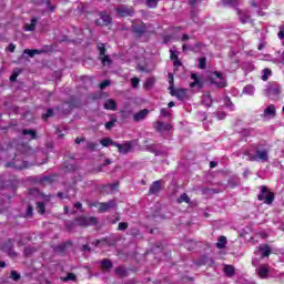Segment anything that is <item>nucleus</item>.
Listing matches in <instances>:
<instances>
[{
	"instance_id": "nucleus-1",
	"label": "nucleus",
	"mask_w": 284,
	"mask_h": 284,
	"mask_svg": "<svg viewBox=\"0 0 284 284\" xmlns=\"http://www.w3.org/2000/svg\"><path fill=\"white\" fill-rule=\"evenodd\" d=\"M169 83H170V93L172 94V97H176L180 101H183V99H185V90L183 89H174V77L172 75V73H169Z\"/></svg>"
},
{
	"instance_id": "nucleus-2",
	"label": "nucleus",
	"mask_w": 284,
	"mask_h": 284,
	"mask_svg": "<svg viewBox=\"0 0 284 284\" xmlns=\"http://www.w3.org/2000/svg\"><path fill=\"white\" fill-rule=\"evenodd\" d=\"M257 199L258 201H264L266 205H272V203L274 202V193L270 192L267 190V186H262V192L257 196Z\"/></svg>"
},
{
	"instance_id": "nucleus-3",
	"label": "nucleus",
	"mask_w": 284,
	"mask_h": 284,
	"mask_svg": "<svg viewBox=\"0 0 284 284\" xmlns=\"http://www.w3.org/2000/svg\"><path fill=\"white\" fill-rule=\"evenodd\" d=\"M133 146H134V141H125L122 144L115 142L114 144V148H118V152H120V154H129V152H132Z\"/></svg>"
},
{
	"instance_id": "nucleus-4",
	"label": "nucleus",
	"mask_w": 284,
	"mask_h": 284,
	"mask_svg": "<svg viewBox=\"0 0 284 284\" xmlns=\"http://www.w3.org/2000/svg\"><path fill=\"white\" fill-rule=\"evenodd\" d=\"M211 83H214L217 88H225L226 81L225 78H223V74L220 72H213L210 75Z\"/></svg>"
},
{
	"instance_id": "nucleus-5",
	"label": "nucleus",
	"mask_w": 284,
	"mask_h": 284,
	"mask_svg": "<svg viewBox=\"0 0 284 284\" xmlns=\"http://www.w3.org/2000/svg\"><path fill=\"white\" fill-rule=\"evenodd\" d=\"M255 254L265 258L272 254V247L267 244H262L255 250Z\"/></svg>"
},
{
	"instance_id": "nucleus-6",
	"label": "nucleus",
	"mask_w": 284,
	"mask_h": 284,
	"mask_svg": "<svg viewBox=\"0 0 284 284\" xmlns=\"http://www.w3.org/2000/svg\"><path fill=\"white\" fill-rule=\"evenodd\" d=\"M78 225L80 227H88V225H97V217H85V216H80L77 220Z\"/></svg>"
},
{
	"instance_id": "nucleus-7",
	"label": "nucleus",
	"mask_w": 284,
	"mask_h": 284,
	"mask_svg": "<svg viewBox=\"0 0 284 284\" xmlns=\"http://www.w3.org/2000/svg\"><path fill=\"white\" fill-rule=\"evenodd\" d=\"M267 159H268V155H267V151L265 150H257L255 155L251 156V161H262V163H265Z\"/></svg>"
},
{
	"instance_id": "nucleus-8",
	"label": "nucleus",
	"mask_w": 284,
	"mask_h": 284,
	"mask_svg": "<svg viewBox=\"0 0 284 284\" xmlns=\"http://www.w3.org/2000/svg\"><path fill=\"white\" fill-rule=\"evenodd\" d=\"M8 168H14V170H24L28 168V162L14 159L12 163L7 164Z\"/></svg>"
},
{
	"instance_id": "nucleus-9",
	"label": "nucleus",
	"mask_w": 284,
	"mask_h": 284,
	"mask_svg": "<svg viewBox=\"0 0 284 284\" xmlns=\"http://www.w3.org/2000/svg\"><path fill=\"white\" fill-rule=\"evenodd\" d=\"M264 119H274L276 116V106L270 104L263 113Z\"/></svg>"
},
{
	"instance_id": "nucleus-10",
	"label": "nucleus",
	"mask_w": 284,
	"mask_h": 284,
	"mask_svg": "<svg viewBox=\"0 0 284 284\" xmlns=\"http://www.w3.org/2000/svg\"><path fill=\"white\" fill-rule=\"evenodd\" d=\"M236 12L241 23H250V11L237 9Z\"/></svg>"
},
{
	"instance_id": "nucleus-11",
	"label": "nucleus",
	"mask_w": 284,
	"mask_h": 284,
	"mask_svg": "<svg viewBox=\"0 0 284 284\" xmlns=\"http://www.w3.org/2000/svg\"><path fill=\"white\" fill-rule=\"evenodd\" d=\"M98 205H99L100 212H108V210H112V207H116V203L114 202V200H111L105 203H99Z\"/></svg>"
},
{
	"instance_id": "nucleus-12",
	"label": "nucleus",
	"mask_w": 284,
	"mask_h": 284,
	"mask_svg": "<svg viewBox=\"0 0 284 284\" xmlns=\"http://www.w3.org/2000/svg\"><path fill=\"white\" fill-rule=\"evenodd\" d=\"M116 11L120 17H132L134 14V10L128 7H120Z\"/></svg>"
},
{
	"instance_id": "nucleus-13",
	"label": "nucleus",
	"mask_w": 284,
	"mask_h": 284,
	"mask_svg": "<svg viewBox=\"0 0 284 284\" xmlns=\"http://www.w3.org/2000/svg\"><path fill=\"white\" fill-rule=\"evenodd\" d=\"M98 48L100 51V55L102 57L103 65L110 64V57L105 55V44H99Z\"/></svg>"
},
{
	"instance_id": "nucleus-14",
	"label": "nucleus",
	"mask_w": 284,
	"mask_h": 284,
	"mask_svg": "<svg viewBox=\"0 0 284 284\" xmlns=\"http://www.w3.org/2000/svg\"><path fill=\"white\" fill-rule=\"evenodd\" d=\"M191 79H192V82L190 83V88H199V89L203 88V82L201 81V79H199L196 73H192Z\"/></svg>"
},
{
	"instance_id": "nucleus-15",
	"label": "nucleus",
	"mask_w": 284,
	"mask_h": 284,
	"mask_svg": "<svg viewBox=\"0 0 284 284\" xmlns=\"http://www.w3.org/2000/svg\"><path fill=\"white\" fill-rule=\"evenodd\" d=\"M148 114H150V110L143 109L142 111H140L133 115V121H136V122L143 121V119H145V116H148Z\"/></svg>"
},
{
	"instance_id": "nucleus-16",
	"label": "nucleus",
	"mask_w": 284,
	"mask_h": 284,
	"mask_svg": "<svg viewBox=\"0 0 284 284\" xmlns=\"http://www.w3.org/2000/svg\"><path fill=\"white\" fill-rule=\"evenodd\" d=\"M260 278H267V274H270V268L267 267V265H261L257 270H256Z\"/></svg>"
},
{
	"instance_id": "nucleus-17",
	"label": "nucleus",
	"mask_w": 284,
	"mask_h": 284,
	"mask_svg": "<svg viewBox=\"0 0 284 284\" xmlns=\"http://www.w3.org/2000/svg\"><path fill=\"white\" fill-rule=\"evenodd\" d=\"M104 108H105V110H111V111L114 112V111L118 110V104L114 100L109 99V100L105 101Z\"/></svg>"
},
{
	"instance_id": "nucleus-18",
	"label": "nucleus",
	"mask_w": 284,
	"mask_h": 284,
	"mask_svg": "<svg viewBox=\"0 0 284 284\" xmlns=\"http://www.w3.org/2000/svg\"><path fill=\"white\" fill-rule=\"evenodd\" d=\"M133 31L135 34H143L148 32V27L144 23H141L140 26L133 24Z\"/></svg>"
},
{
	"instance_id": "nucleus-19",
	"label": "nucleus",
	"mask_w": 284,
	"mask_h": 284,
	"mask_svg": "<svg viewBox=\"0 0 284 284\" xmlns=\"http://www.w3.org/2000/svg\"><path fill=\"white\" fill-rule=\"evenodd\" d=\"M161 192V181H155L150 187V194H159Z\"/></svg>"
},
{
	"instance_id": "nucleus-20",
	"label": "nucleus",
	"mask_w": 284,
	"mask_h": 284,
	"mask_svg": "<svg viewBox=\"0 0 284 284\" xmlns=\"http://www.w3.org/2000/svg\"><path fill=\"white\" fill-rule=\"evenodd\" d=\"M37 18H33L31 20V23L24 24L23 30H26V32H32L34 28H37Z\"/></svg>"
},
{
	"instance_id": "nucleus-21",
	"label": "nucleus",
	"mask_w": 284,
	"mask_h": 284,
	"mask_svg": "<svg viewBox=\"0 0 284 284\" xmlns=\"http://www.w3.org/2000/svg\"><path fill=\"white\" fill-rule=\"evenodd\" d=\"M202 103L203 105H205L206 108H210V105H212V97L210 95V93H205L202 97Z\"/></svg>"
},
{
	"instance_id": "nucleus-22",
	"label": "nucleus",
	"mask_w": 284,
	"mask_h": 284,
	"mask_svg": "<svg viewBox=\"0 0 284 284\" xmlns=\"http://www.w3.org/2000/svg\"><path fill=\"white\" fill-rule=\"evenodd\" d=\"M225 245H227V237L226 236H220V239L217 240V243H216V247L219 250H223V247H225Z\"/></svg>"
},
{
	"instance_id": "nucleus-23",
	"label": "nucleus",
	"mask_w": 284,
	"mask_h": 284,
	"mask_svg": "<svg viewBox=\"0 0 284 284\" xmlns=\"http://www.w3.org/2000/svg\"><path fill=\"white\" fill-rule=\"evenodd\" d=\"M253 8H256V6H258V8H262V10H265V8H267L270 6V0H260L258 4H256V2H252Z\"/></svg>"
},
{
	"instance_id": "nucleus-24",
	"label": "nucleus",
	"mask_w": 284,
	"mask_h": 284,
	"mask_svg": "<svg viewBox=\"0 0 284 284\" xmlns=\"http://www.w3.org/2000/svg\"><path fill=\"white\" fill-rule=\"evenodd\" d=\"M100 143H101V145H103V148H110V145L114 146V144H116V142L112 141V139H110V138L100 140Z\"/></svg>"
},
{
	"instance_id": "nucleus-25",
	"label": "nucleus",
	"mask_w": 284,
	"mask_h": 284,
	"mask_svg": "<svg viewBox=\"0 0 284 284\" xmlns=\"http://www.w3.org/2000/svg\"><path fill=\"white\" fill-rule=\"evenodd\" d=\"M158 130L160 131V132H163V131H170V130H172V125L171 124H165V123H163V122H158Z\"/></svg>"
},
{
	"instance_id": "nucleus-26",
	"label": "nucleus",
	"mask_w": 284,
	"mask_h": 284,
	"mask_svg": "<svg viewBox=\"0 0 284 284\" xmlns=\"http://www.w3.org/2000/svg\"><path fill=\"white\" fill-rule=\"evenodd\" d=\"M254 92H255L254 85H246L243 89V94H247L248 97H254Z\"/></svg>"
},
{
	"instance_id": "nucleus-27",
	"label": "nucleus",
	"mask_w": 284,
	"mask_h": 284,
	"mask_svg": "<svg viewBox=\"0 0 284 284\" xmlns=\"http://www.w3.org/2000/svg\"><path fill=\"white\" fill-rule=\"evenodd\" d=\"M102 23L101 26H108L111 23L112 19L110 18V16L105 14V13H101V17H100Z\"/></svg>"
},
{
	"instance_id": "nucleus-28",
	"label": "nucleus",
	"mask_w": 284,
	"mask_h": 284,
	"mask_svg": "<svg viewBox=\"0 0 284 284\" xmlns=\"http://www.w3.org/2000/svg\"><path fill=\"white\" fill-rule=\"evenodd\" d=\"M22 134L23 136H29L30 140L36 139L37 136V133L34 132V130H28V129H24L22 131Z\"/></svg>"
},
{
	"instance_id": "nucleus-29",
	"label": "nucleus",
	"mask_w": 284,
	"mask_h": 284,
	"mask_svg": "<svg viewBox=\"0 0 284 284\" xmlns=\"http://www.w3.org/2000/svg\"><path fill=\"white\" fill-rule=\"evenodd\" d=\"M271 74H272V70L271 69H264L262 71V81H267V79H270Z\"/></svg>"
},
{
	"instance_id": "nucleus-30",
	"label": "nucleus",
	"mask_w": 284,
	"mask_h": 284,
	"mask_svg": "<svg viewBox=\"0 0 284 284\" xmlns=\"http://www.w3.org/2000/svg\"><path fill=\"white\" fill-rule=\"evenodd\" d=\"M160 0H145V6L148 8H156Z\"/></svg>"
},
{
	"instance_id": "nucleus-31",
	"label": "nucleus",
	"mask_w": 284,
	"mask_h": 284,
	"mask_svg": "<svg viewBox=\"0 0 284 284\" xmlns=\"http://www.w3.org/2000/svg\"><path fill=\"white\" fill-rule=\"evenodd\" d=\"M224 272L226 274V276H232L234 274V266L232 265H226L224 267Z\"/></svg>"
},
{
	"instance_id": "nucleus-32",
	"label": "nucleus",
	"mask_w": 284,
	"mask_h": 284,
	"mask_svg": "<svg viewBox=\"0 0 284 284\" xmlns=\"http://www.w3.org/2000/svg\"><path fill=\"white\" fill-rule=\"evenodd\" d=\"M114 123H116V118L112 116L111 121L105 123V129L106 130H112V128H114Z\"/></svg>"
},
{
	"instance_id": "nucleus-33",
	"label": "nucleus",
	"mask_w": 284,
	"mask_h": 284,
	"mask_svg": "<svg viewBox=\"0 0 284 284\" xmlns=\"http://www.w3.org/2000/svg\"><path fill=\"white\" fill-rule=\"evenodd\" d=\"M178 203H190V196L187 194L183 193L179 199Z\"/></svg>"
},
{
	"instance_id": "nucleus-34",
	"label": "nucleus",
	"mask_w": 284,
	"mask_h": 284,
	"mask_svg": "<svg viewBox=\"0 0 284 284\" xmlns=\"http://www.w3.org/2000/svg\"><path fill=\"white\" fill-rule=\"evenodd\" d=\"M37 211L39 212V214H44L45 213V204H43V202H38Z\"/></svg>"
},
{
	"instance_id": "nucleus-35",
	"label": "nucleus",
	"mask_w": 284,
	"mask_h": 284,
	"mask_svg": "<svg viewBox=\"0 0 284 284\" xmlns=\"http://www.w3.org/2000/svg\"><path fill=\"white\" fill-rule=\"evenodd\" d=\"M101 264L104 270H111L112 267V262L110 260H102Z\"/></svg>"
},
{
	"instance_id": "nucleus-36",
	"label": "nucleus",
	"mask_w": 284,
	"mask_h": 284,
	"mask_svg": "<svg viewBox=\"0 0 284 284\" xmlns=\"http://www.w3.org/2000/svg\"><path fill=\"white\" fill-rule=\"evenodd\" d=\"M62 281L67 283V281H77V275L74 273H69L65 277H62Z\"/></svg>"
},
{
	"instance_id": "nucleus-37",
	"label": "nucleus",
	"mask_w": 284,
	"mask_h": 284,
	"mask_svg": "<svg viewBox=\"0 0 284 284\" xmlns=\"http://www.w3.org/2000/svg\"><path fill=\"white\" fill-rule=\"evenodd\" d=\"M205 64H206V59L205 58H200V60H199L200 70H205Z\"/></svg>"
},
{
	"instance_id": "nucleus-38",
	"label": "nucleus",
	"mask_w": 284,
	"mask_h": 284,
	"mask_svg": "<svg viewBox=\"0 0 284 284\" xmlns=\"http://www.w3.org/2000/svg\"><path fill=\"white\" fill-rule=\"evenodd\" d=\"M154 85V79L149 78L144 83V88H152Z\"/></svg>"
},
{
	"instance_id": "nucleus-39",
	"label": "nucleus",
	"mask_w": 284,
	"mask_h": 284,
	"mask_svg": "<svg viewBox=\"0 0 284 284\" xmlns=\"http://www.w3.org/2000/svg\"><path fill=\"white\" fill-rule=\"evenodd\" d=\"M24 54H29L30 57H34V54H39V50H24Z\"/></svg>"
},
{
	"instance_id": "nucleus-40",
	"label": "nucleus",
	"mask_w": 284,
	"mask_h": 284,
	"mask_svg": "<svg viewBox=\"0 0 284 284\" xmlns=\"http://www.w3.org/2000/svg\"><path fill=\"white\" fill-rule=\"evenodd\" d=\"M224 6H236L239 0H223Z\"/></svg>"
},
{
	"instance_id": "nucleus-41",
	"label": "nucleus",
	"mask_w": 284,
	"mask_h": 284,
	"mask_svg": "<svg viewBox=\"0 0 284 284\" xmlns=\"http://www.w3.org/2000/svg\"><path fill=\"white\" fill-rule=\"evenodd\" d=\"M52 114H53V110L48 109L47 113L42 115V119L45 121L47 119H50V116H52Z\"/></svg>"
},
{
	"instance_id": "nucleus-42",
	"label": "nucleus",
	"mask_w": 284,
	"mask_h": 284,
	"mask_svg": "<svg viewBox=\"0 0 284 284\" xmlns=\"http://www.w3.org/2000/svg\"><path fill=\"white\" fill-rule=\"evenodd\" d=\"M88 148H89V150H92L94 152V151L98 150L99 144L94 143V142H91V143L88 144Z\"/></svg>"
},
{
	"instance_id": "nucleus-43",
	"label": "nucleus",
	"mask_w": 284,
	"mask_h": 284,
	"mask_svg": "<svg viewBox=\"0 0 284 284\" xmlns=\"http://www.w3.org/2000/svg\"><path fill=\"white\" fill-rule=\"evenodd\" d=\"M126 227H128V223H125V222H121V223H119V225H118V230H119L120 232H123Z\"/></svg>"
},
{
	"instance_id": "nucleus-44",
	"label": "nucleus",
	"mask_w": 284,
	"mask_h": 284,
	"mask_svg": "<svg viewBox=\"0 0 284 284\" xmlns=\"http://www.w3.org/2000/svg\"><path fill=\"white\" fill-rule=\"evenodd\" d=\"M139 78H132L131 79V84H132V88H139Z\"/></svg>"
},
{
	"instance_id": "nucleus-45",
	"label": "nucleus",
	"mask_w": 284,
	"mask_h": 284,
	"mask_svg": "<svg viewBox=\"0 0 284 284\" xmlns=\"http://www.w3.org/2000/svg\"><path fill=\"white\" fill-rule=\"evenodd\" d=\"M278 39L283 40L284 39V26L280 27V32L277 33Z\"/></svg>"
},
{
	"instance_id": "nucleus-46",
	"label": "nucleus",
	"mask_w": 284,
	"mask_h": 284,
	"mask_svg": "<svg viewBox=\"0 0 284 284\" xmlns=\"http://www.w3.org/2000/svg\"><path fill=\"white\" fill-rule=\"evenodd\" d=\"M106 187H108L111 192H114V191L118 190L119 184H116V183H114V184H109Z\"/></svg>"
},
{
	"instance_id": "nucleus-47",
	"label": "nucleus",
	"mask_w": 284,
	"mask_h": 284,
	"mask_svg": "<svg viewBox=\"0 0 284 284\" xmlns=\"http://www.w3.org/2000/svg\"><path fill=\"white\" fill-rule=\"evenodd\" d=\"M110 85V80H104L102 83H100L101 90H105Z\"/></svg>"
},
{
	"instance_id": "nucleus-48",
	"label": "nucleus",
	"mask_w": 284,
	"mask_h": 284,
	"mask_svg": "<svg viewBox=\"0 0 284 284\" xmlns=\"http://www.w3.org/2000/svg\"><path fill=\"white\" fill-rule=\"evenodd\" d=\"M20 277L21 276L19 275V273H17V271L11 272V278L13 281H19Z\"/></svg>"
},
{
	"instance_id": "nucleus-49",
	"label": "nucleus",
	"mask_w": 284,
	"mask_h": 284,
	"mask_svg": "<svg viewBox=\"0 0 284 284\" xmlns=\"http://www.w3.org/2000/svg\"><path fill=\"white\" fill-rule=\"evenodd\" d=\"M116 274H120V276H125V268L123 267H118L115 270Z\"/></svg>"
},
{
	"instance_id": "nucleus-50",
	"label": "nucleus",
	"mask_w": 284,
	"mask_h": 284,
	"mask_svg": "<svg viewBox=\"0 0 284 284\" xmlns=\"http://www.w3.org/2000/svg\"><path fill=\"white\" fill-rule=\"evenodd\" d=\"M160 114H161V116H170L168 109H161Z\"/></svg>"
},
{
	"instance_id": "nucleus-51",
	"label": "nucleus",
	"mask_w": 284,
	"mask_h": 284,
	"mask_svg": "<svg viewBox=\"0 0 284 284\" xmlns=\"http://www.w3.org/2000/svg\"><path fill=\"white\" fill-rule=\"evenodd\" d=\"M226 105L227 108H230V110H234V104L232 102H230V99H225Z\"/></svg>"
},
{
	"instance_id": "nucleus-52",
	"label": "nucleus",
	"mask_w": 284,
	"mask_h": 284,
	"mask_svg": "<svg viewBox=\"0 0 284 284\" xmlns=\"http://www.w3.org/2000/svg\"><path fill=\"white\" fill-rule=\"evenodd\" d=\"M170 52H171V59H172V61L179 59V57L176 55V52H174V51H172V50H171Z\"/></svg>"
},
{
	"instance_id": "nucleus-53",
	"label": "nucleus",
	"mask_w": 284,
	"mask_h": 284,
	"mask_svg": "<svg viewBox=\"0 0 284 284\" xmlns=\"http://www.w3.org/2000/svg\"><path fill=\"white\" fill-rule=\"evenodd\" d=\"M173 65L175 68H179V65H181V61L179 60V58L173 61Z\"/></svg>"
},
{
	"instance_id": "nucleus-54",
	"label": "nucleus",
	"mask_w": 284,
	"mask_h": 284,
	"mask_svg": "<svg viewBox=\"0 0 284 284\" xmlns=\"http://www.w3.org/2000/svg\"><path fill=\"white\" fill-rule=\"evenodd\" d=\"M103 243H106L105 240H98L95 241V245H99L101 247V245H103Z\"/></svg>"
},
{
	"instance_id": "nucleus-55",
	"label": "nucleus",
	"mask_w": 284,
	"mask_h": 284,
	"mask_svg": "<svg viewBox=\"0 0 284 284\" xmlns=\"http://www.w3.org/2000/svg\"><path fill=\"white\" fill-rule=\"evenodd\" d=\"M217 119L219 121H223V119H225V113H219Z\"/></svg>"
},
{
	"instance_id": "nucleus-56",
	"label": "nucleus",
	"mask_w": 284,
	"mask_h": 284,
	"mask_svg": "<svg viewBox=\"0 0 284 284\" xmlns=\"http://www.w3.org/2000/svg\"><path fill=\"white\" fill-rule=\"evenodd\" d=\"M14 44H9L8 50L9 52H14Z\"/></svg>"
},
{
	"instance_id": "nucleus-57",
	"label": "nucleus",
	"mask_w": 284,
	"mask_h": 284,
	"mask_svg": "<svg viewBox=\"0 0 284 284\" xmlns=\"http://www.w3.org/2000/svg\"><path fill=\"white\" fill-rule=\"evenodd\" d=\"M17 77H18V74H17V73H13V74L10 77V81H17Z\"/></svg>"
},
{
	"instance_id": "nucleus-58",
	"label": "nucleus",
	"mask_w": 284,
	"mask_h": 284,
	"mask_svg": "<svg viewBox=\"0 0 284 284\" xmlns=\"http://www.w3.org/2000/svg\"><path fill=\"white\" fill-rule=\"evenodd\" d=\"M27 214L28 215L32 214V206H28Z\"/></svg>"
},
{
	"instance_id": "nucleus-59",
	"label": "nucleus",
	"mask_w": 284,
	"mask_h": 284,
	"mask_svg": "<svg viewBox=\"0 0 284 284\" xmlns=\"http://www.w3.org/2000/svg\"><path fill=\"white\" fill-rule=\"evenodd\" d=\"M187 39H190V37L187 34L182 36V41H187Z\"/></svg>"
},
{
	"instance_id": "nucleus-60",
	"label": "nucleus",
	"mask_w": 284,
	"mask_h": 284,
	"mask_svg": "<svg viewBox=\"0 0 284 284\" xmlns=\"http://www.w3.org/2000/svg\"><path fill=\"white\" fill-rule=\"evenodd\" d=\"M263 48H265V43L261 42L260 45H258V50H263Z\"/></svg>"
},
{
	"instance_id": "nucleus-61",
	"label": "nucleus",
	"mask_w": 284,
	"mask_h": 284,
	"mask_svg": "<svg viewBox=\"0 0 284 284\" xmlns=\"http://www.w3.org/2000/svg\"><path fill=\"white\" fill-rule=\"evenodd\" d=\"M74 207H75L77 210H81V203H79V202L75 203V204H74Z\"/></svg>"
},
{
	"instance_id": "nucleus-62",
	"label": "nucleus",
	"mask_w": 284,
	"mask_h": 284,
	"mask_svg": "<svg viewBox=\"0 0 284 284\" xmlns=\"http://www.w3.org/2000/svg\"><path fill=\"white\" fill-rule=\"evenodd\" d=\"M210 168H216V162H211Z\"/></svg>"
},
{
	"instance_id": "nucleus-63",
	"label": "nucleus",
	"mask_w": 284,
	"mask_h": 284,
	"mask_svg": "<svg viewBox=\"0 0 284 284\" xmlns=\"http://www.w3.org/2000/svg\"><path fill=\"white\" fill-rule=\"evenodd\" d=\"M169 108H174V102H169Z\"/></svg>"
},
{
	"instance_id": "nucleus-64",
	"label": "nucleus",
	"mask_w": 284,
	"mask_h": 284,
	"mask_svg": "<svg viewBox=\"0 0 284 284\" xmlns=\"http://www.w3.org/2000/svg\"><path fill=\"white\" fill-rule=\"evenodd\" d=\"M0 267H6V262H0Z\"/></svg>"
}]
</instances>
